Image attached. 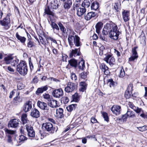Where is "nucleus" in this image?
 I'll list each match as a JSON object with an SVG mask.
<instances>
[{"label":"nucleus","mask_w":147,"mask_h":147,"mask_svg":"<svg viewBox=\"0 0 147 147\" xmlns=\"http://www.w3.org/2000/svg\"><path fill=\"white\" fill-rule=\"evenodd\" d=\"M32 108V103L30 101L27 102L23 106V110L26 113L30 111Z\"/></svg>","instance_id":"18"},{"label":"nucleus","mask_w":147,"mask_h":147,"mask_svg":"<svg viewBox=\"0 0 147 147\" xmlns=\"http://www.w3.org/2000/svg\"><path fill=\"white\" fill-rule=\"evenodd\" d=\"M16 36L18 40L20 41L22 43L23 45L25 44L26 39L24 37L20 36L18 32L16 33Z\"/></svg>","instance_id":"28"},{"label":"nucleus","mask_w":147,"mask_h":147,"mask_svg":"<svg viewBox=\"0 0 147 147\" xmlns=\"http://www.w3.org/2000/svg\"><path fill=\"white\" fill-rule=\"evenodd\" d=\"M128 105L129 107L133 109V110H134V109L135 110L136 107L135 106L132 102H129L128 103Z\"/></svg>","instance_id":"59"},{"label":"nucleus","mask_w":147,"mask_h":147,"mask_svg":"<svg viewBox=\"0 0 147 147\" xmlns=\"http://www.w3.org/2000/svg\"><path fill=\"white\" fill-rule=\"evenodd\" d=\"M48 89V86L46 85L43 86H42L40 88H38L36 91V94L37 95H39V94L42 93L44 92L47 90Z\"/></svg>","instance_id":"23"},{"label":"nucleus","mask_w":147,"mask_h":147,"mask_svg":"<svg viewBox=\"0 0 147 147\" xmlns=\"http://www.w3.org/2000/svg\"><path fill=\"white\" fill-rule=\"evenodd\" d=\"M27 139V138L23 135H21L19 137V142L20 143H23V142Z\"/></svg>","instance_id":"45"},{"label":"nucleus","mask_w":147,"mask_h":147,"mask_svg":"<svg viewBox=\"0 0 147 147\" xmlns=\"http://www.w3.org/2000/svg\"><path fill=\"white\" fill-rule=\"evenodd\" d=\"M113 24L107 23L106 25L103 28L102 31L103 34L104 35H107L110 33L113 27Z\"/></svg>","instance_id":"13"},{"label":"nucleus","mask_w":147,"mask_h":147,"mask_svg":"<svg viewBox=\"0 0 147 147\" xmlns=\"http://www.w3.org/2000/svg\"><path fill=\"white\" fill-rule=\"evenodd\" d=\"M87 72H82L80 74V78L83 79H86L87 78Z\"/></svg>","instance_id":"51"},{"label":"nucleus","mask_w":147,"mask_h":147,"mask_svg":"<svg viewBox=\"0 0 147 147\" xmlns=\"http://www.w3.org/2000/svg\"><path fill=\"white\" fill-rule=\"evenodd\" d=\"M127 116L128 117L134 118L135 117V113L133 111L128 109L126 113Z\"/></svg>","instance_id":"38"},{"label":"nucleus","mask_w":147,"mask_h":147,"mask_svg":"<svg viewBox=\"0 0 147 147\" xmlns=\"http://www.w3.org/2000/svg\"><path fill=\"white\" fill-rule=\"evenodd\" d=\"M42 127L47 131L50 132L51 133H54L55 128L53 126L52 124L50 122H46L42 124Z\"/></svg>","instance_id":"7"},{"label":"nucleus","mask_w":147,"mask_h":147,"mask_svg":"<svg viewBox=\"0 0 147 147\" xmlns=\"http://www.w3.org/2000/svg\"><path fill=\"white\" fill-rule=\"evenodd\" d=\"M125 73L123 69H121L120 70V77L121 78L125 76Z\"/></svg>","instance_id":"55"},{"label":"nucleus","mask_w":147,"mask_h":147,"mask_svg":"<svg viewBox=\"0 0 147 147\" xmlns=\"http://www.w3.org/2000/svg\"><path fill=\"white\" fill-rule=\"evenodd\" d=\"M73 9L76 11V14L79 17H81L83 15L86 11V9L84 7H81L80 3H75L73 6Z\"/></svg>","instance_id":"4"},{"label":"nucleus","mask_w":147,"mask_h":147,"mask_svg":"<svg viewBox=\"0 0 147 147\" xmlns=\"http://www.w3.org/2000/svg\"><path fill=\"white\" fill-rule=\"evenodd\" d=\"M27 117V116L26 114H23L22 115L21 117V121L23 124H24L25 123H26L28 121Z\"/></svg>","instance_id":"41"},{"label":"nucleus","mask_w":147,"mask_h":147,"mask_svg":"<svg viewBox=\"0 0 147 147\" xmlns=\"http://www.w3.org/2000/svg\"><path fill=\"white\" fill-rule=\"evenodd\" d=\"M30 115L33 117L37 118L40 117V113L37 109L33 108L31 110Z\"/></svg>","instance_id":"17"},{"label":"nucleus","mask_w":147,"mask_h":147,"mask_svg":"<svg viewBox=\"0 0 147 147\" xmlns=\"http://www.w3.org/2000/svg\"><path fill=\"white\" fill-rule=\"evenodd\" d=\"M28 42L27 44V47L30 48H31L33 47L34 46V42L28 39Z\"/></svg>","instance_id":"44"},{"label":"nucleus","mask_w":147,"mask_h":147,"mask_svg":"<svg viewBox=\"0 0 147 147\" xmlns=\"http://www.w3.org/2000/svg\"><path fill=\"white\" fill-rule=\"evenodd\" d=\"M63 111V109L61 108H59L57 109L56 114L57 116L60 118H62L64 116Z\"/></svg>","instance_id":"31"},{"label":"nucleus","mask_w":147,"mask_h":147,"mask_svg":"<svg viewBox=\"0 0 147 147\" xmlns=\"http://www.w3.org/2000/svg\"><path fill=\"white\" fill-rule=\"evenodd\" d=\"M102 115L104 119L106 121L108 122L109 120L107 113L106 112H103L102 113Z\"/></svg>","instance_id":"47"},{"label":"nucleus","mask_w":147,"mask_h":147,"mask_svg":"<svg viewBox=\"0 0 147 147\" xmlns=\"http://www.w3.org/2000/svg\"><path fill=\"white\" fill-rule=\"evenodd\" d=\"M72 98L74 101L77 102L79 98L78 94L75 93L74 95L72 96Z\"/></svg>","instance_id":"46"},{"label":"nucleus","mask_w":147,"mask_h":147,"mask_svg":"<svg viewBox=\"0 0 147 147\" xmlns=\"http://www.w3.org/2000/svg\"><path fill=\"white\" fill-rule=\"evenodd\" d=\"M91 121L92 123H95L97 122V120L94 117H92Z\"/></svg>","instance_id":"63"},{"label":"nucleus","mask_w":147,"mask_h":147,"mask_svg":"<svg viewBox=\"0 0 147 147\" xmlns=\"http://www.w3.org/2000/svg\"><path fill=\"white\" fill-rule=\"evenodd\" d=\"M123 18L125 22L129 20V11L128 10H124L122 12Z\"/></svg>","instance_id":"20"},{"label":"nucleus","mask_w":147,"mask_h":147,"mask_svg":"<svg viewBox=\"0 0 147 147\" xmlns=\"http://www.w3.org/2000/svg\"><path fill=\"white\" fill-rule=\"evenodd\" d=\"M80 48L78 49H72L71 52L70 53L69 57L70 58L72 57L73 56L76 57V56H79L80 54Z\"/></svg>","instance_id":"19"},{"label":"nucleus","mask_w":147,"mask_h":147,"mask_svg":"<svg viewBox=\"0 0 147 147\" xmlns=\"http://www.w3.org/2000/svg\"><path fill=\"white\" fill-rule=\"evenodd\" d=\"M64 2L63 4V7L65 10H67L70 8L72 5V1L68 0L66 1L65 0V1Z\"/></svg>","instance_id":"22"},{"label":"nucleus","mask_w":147,"mask_h":147,"mask_svg":"<svg viewBox=\"0 0 147 147\" xmlns=\"http://www.w3.org/2000/svg\"><path fill=\"white\" fill-rule=\"evenodd\" d=\"M62 101H63V103L64 104H66L68 102L69 100L67 97L64 96L62 98Z\"/></svg>","instance_id":"49"},{"label":"nucleus","mask_w":147,"mask_h":147,"mask_svg":"<svg viewBox=\"0 0 147 147\" xmlns=\"http://www.w3.org/2000/svg\"><path fill=\"white\" fill-rule=\"evenodd\" d=\"M50 40L53 42L55 43H57V41L56 40L51 37H48L46 38V41L47 42V44L48 45L49 44V41Z\"/></svg>","instance_id":"48"},{"label":"nucleus","mask_w":147,"mask_h":147,"mask_svg":"<svg viewBox=\"0 0 147 147\" xmlns=\"http://www.w3.org/2000/svg\"><path fill=\"white\" fill-rule=\"evenodd\" d=\"M141 13L139 15V18L141 20L142 19L144 16V13H145V9L144 8H142L140 10Z\"/></svg>","instance_id":"43"},{"label":"nucleus","mask_w":147,"mask_h":147,"mask_svg":"<svg viewBox=\"0 0 147 147\" xmlns=\"http://www.w3.org/2000/svg\"><path fill=\"white\" fill-rule=\"evenodd\" d=\"M19 119H11L9 122L8 126L9 127L16 128L19 125Z\"/></svg>","instance_id":"12"},{"label":"nucleus","mask_w":147,"mask_h":147,"mask_svg":"<svg viewBox=\"0 0 147 147\" xmlns=\"http://www.w3.org/2000/svg\"><path fill=\"white\" fill-rule=\"evenodd\" d=\"M58 2L57 0H51L49 6L52 8L53 9H57L59 6Z\"/></svg>","instance_id":"26"},{"label":"nucleus","mask_w":147,"mask_h":147,"mask_svg":"<svg viewBox=\"0 0 147 147\" xmlns=\"http://www.w3.org/2000/svg\"><path fill=\"white\" fill-rule=\"evenodd\" d=\"M137 128L140 131H143L147 129V126H146L144 125L142 127H137Z\"/></svg>","instance_id":"52"},{"label":"nucleus","mask_w":147,"mask_h":147,"mask_svg":"<svg viewBox=\"0 0 147 147\" xmlns=\"http://www.w3.org/2000/svg\"><path fill=\"white\" fill-rule=\"evenodd\" d=\"M0 24L2 26L4 30H7L9 29L11 26V20L8 15L3 20H0Z\"/></svg>","instance_id":"5"},{"label":"nucleus","mask_w":147,"mask_h":147,"mask_svg":"<svg viewBox=\"0 0 147 147\" xmlns=\"http://www.w3.org/2000/svg\"><path fill=\"white\" fill-rule=\"evenodd\" d=\"M100 68L102 69L103 71H104L105 70H107V69H109L108 67L105 64L102 63L100 66Z\"/></svg>","instance_id":"54"},{"label":"nucleus","mask_w":147,"mask_h":147,"mask_svg":"<svg viewBox=\"0 0 147 147\" xmlns=\"http://www.w3.org/2000/svg\"><path fill=\"white\" fill-rule=\"evenodd\" d=\"M91 1H90L88 0H84L82 4V7L86 8H88L90 5Z\"/></svg>","instance_id":"33"},{"label":"nucleus","mask_w":147,"mask_h":147,"mask_svg":"<svg viewBox=\"0 0 147 147\" xmlns=\"http://www.w3.org/2000/svg\"><path fill=\"white\" fill-rule=\"evenodd\" d=\"M133 84H130L128 86L127 90L129 91V92H131V91L133 90Z\"/></svg>","instance_id":"56"},{"label":"nucleus","mask_w":147,"mask_h":147,"mask_svg":"<svg viewBox=\"0 0 147 147\" xmlns=\"http://www.w3.org/2000/svg\"><path fill=\"white\" fill-rule=\"evenodd\" d=\"M19 93L18 95L14 98L13 101L12 102L13 104L15 105H19L22 101V100L19 96Z\"/></svg>","instance_id":"27"},{"label":"nucleus","mask_w":147,"mask_h":147,"mask_svg":"<svg viewBox=\"0 0 147 147\" xmlns=\"http://www.w3.org/2000/svg\"><path fill=\"white\" fill-rule=\"evenodd\" d=\"M130 92L129 91L126 90L125 93V96L127 99L129 98L131 96Z\"/></svg>","instance_id":"50"},{"label":"nucleus","mask_w":147,"mask_h":147,"mask_svg":"<svg viewBox=\"0 0 147 147\" xmlns=\"http://www.w3.org/2000/svg\"><path fill=\"white\" fill-rule=\"evenodd\" d=\"M17 70L22 75L25 76L27 74L28 70L25 61H20L19 64L17 65Z\"/></svg>","instance_id":"3"},{"label":"nucleus","mask_w":147,"mask_h":147,"mask_svg":"<svg viewBox=\"0 0 147 147\" xmlns=\"http://www.w3.org/2000/svg\"><path fill=\"white\" fill-rule=\"evenodd\" d=\"M87 85V84L85 82H80V90L82 92H84L86 89Z\"/></svg>","instance_id":"36"},{"label":"nucleus","mask_w":147,"mask_h":147,"mask_svg":"<svg viewBox=\"0 0 147 147\" xmlns=\"http://www.w3.org/2000/svg\"><path fill=\"white\" fill-rule=\"evenodd\" d=\"M77 105L76 104H72L67 107L66 109L68 111L71 112L76 109L77 107Z\"/></svg>","instance_id":"39"},{"label":"nucleus","mask_w":147,"mask_h":147,"mask_svg":"<svg viewBox=\"0 0 147 147\" xmlns=\"http://www.w3.org/2000/svg\"><path fill=\"white\" fill-rule=\"evenodd\" d=\"M137 48V47H135L133 49L132 55V56L129 58V61H133L138 57L137 53L136 51V49Z\"/></svg>","instance_id":"21"},{"label":"nucleus","mask_w":147,"mask_h":147,"mask_svg":"<svg viewBox=\"0 0 147 147\" xmlns=\"http://www.w3.org/2000/svg\"><path fill=\"white\" fill-rule=\"evenodd\" d=\"M134 110L137 113H139L142 111V110L141 108H139L137 107H136L135 108V110L134 109Z\"/></svg>","instance_id":"61"},{"label":"nucleus","mask_w":147,"mask_h":147,"mask_svg":"<svg viewBox=\"0 0 147 147\" xmlns=\"http://www.w3.org/2000/svg\"><path fill=\"white\" fill-rule=\"evenodd\" d=\"M37 106L43 110H46L47 112L49 111V107L47 104L45 102L38 100L37 102Z\"/></svg>","instance_id":"15"},{"label":"nucleus","mask_w":147,"mask_h":147,"mask_svg":"<svg viewBox=\"0 0 147 147\" xmlns=\"http://www.w3.org/2000/svg\"><path fill=\"white\" fill-rule=\"evenodd\" d=\"M77 67L78 69L80 70H83L85 67L84 61V60H82L78 62Z\"/></svg>","instance_id":"37"},{"label":"nucleus","mask_w":147,"mask_h":147,"mask_svg":"<svg viewBox=\"0 0 147 147\" xmlns=\"http://www.w3.org/2000/svg\"><path fill=\"white\" fill-rule=\"evenodd\" d=\"M29 62L30 69L32 70V69H33V65L31 61V58H30L29 59Z\"/></svg>","instance_id":"60"},{"label":"nucleus","mask_w":147,"mask_h":147,"mask_svg":"<svg viewBox=\"0 0 147 147\" xmlns=\"http://www.w3.org/2000/svg\"><path fill=\"white\" fill-rule=\"evenodd\" d=\"M121 33L117 25L113 24L110 33V37L114 40H117L118 38V36Z\"/></svg>","instance_id":"6"},{"label":"nucleus","mask_w":147,"mask_h":147,"mask_svg":"<svg viewBox=\"0 0 147 147\" xmlns=\"http://www.w3.org/2000/svg\"><path fill=\"white\" fill-rule=\"evenodd\" d=\"M18 61L19 60L18 59H16L14 60L13 59L11 63V65L13 66H15L16 64L18 63Z\"/></svg>","instance_id":"58"},{"label":"nucleus","mask_w":147,"mask_h":147,"mask_svg":"<svg viewBox=\"0 0 147 147\" xmlns=\"http://www.w3.org/2000/svg\"><path fill=\"white\" fill-rule=\"evenodd\" d=\"M111 110L113 113L116 115H119L121 111V107L118 105H114L111 108Z\"/></svg>","instance_id":"16"},{"label":"nucleus","mask_w":147,"mask_h":147,"mask_svg":"<svg viewBox=\"0 0 147 147\" xmlns=\"http://www.w3.org/2000/svg\"><path fill=\"white\" fill-rule=\"evenodd\" d=\"M107 49H105L104 46H101L100 48V53L99 55L102 56L103 55H106L107 54Z\"/></svg>","instance_id":"32"},{"label":"nucleus","mask_w":147,"mask_h":147,"mask_svg":"<svg viewBox=\"0 0 147 147\" xmlns=\"http://www.w3.org/2000/svg\"><path fill=\"white\" fill-rule=\"evenodd\" d=\"M108 84H109L110 87H114L115 86V82L112 79H109L108 80Z\"/></svg>","instance_id":"42"},{"label":"nucleus","mask_w":147,"mask_h":147,"mask_svg":"<svg viewBox=\"0 0 147 147\" xmlns=\"http://www.w3.org/2000/svg\"><path fill=\"white\" fill-rule=\"evenodd\" d=\"M71 78L72 80L76 81L77 79V77L75 74L72 73L71 74Z\"/></svg>","instance_id":"57"},{"label":"nucleus","mask_w":147,"mask_h":147,"mask_svg":"<svg viewBox=\"0 0 147 147\" xmlns=\"http://www.w3.org/2000/svg\"><path fill=\"white\" fill-rule=\"evenodd\" d=\"M104 60L107 63H109L111 66H113L115 64V60L114 57H112L111 54H107Z\"/></svg>","instance_id":"11"},{"label":"nucleus","mask_w":147,"mask_h":147,"mask_svg":"<svg viewBox=\"0 0 147 147\" xmlns=\"http://www.w3.org/2000/svg\"><path fill=\"white\" fill-rule=\"evenodd\" d=\"M15 90H13L12 92H10L9 96V98H12L14 94L15 93Z\"/></svg>","instance_id":"64"},{"label":"nucleus","mask_w":147,"mask_h":147,"mask_svg":"<svg viewBox=\"0 0 147 147\" xmlns=\"http://www.w3.org/2000/svg\"><path fill=\"white\" fill-rule=\"evenodd\" d=\"M13 59V57L11 55H8L5 57L4 59L5 63L6 64H9L11 63Z\"/></svg>","instance_id":"29"},{"label":"nucleus","mask_w":147,"mask_h":147,"mask_svg":"<svg viewBox=\"0 0 147 147\" xmlns=\"http://www.w3.org/2000/svg\"><path fill=\"white\" fill-rule=\"evenodd\" d=\"M103 26V23L102 22H98L97 23L96 26V32L99 33L100 30Z\"/></svg>","instance_id":"34"},{"label":"nucleus","mask_w":147,"mask_h":147,"mask_svg":"<svg viewBox=\"0 0 147 147\" xmlns=\"http://www.w3.org/2000/svg\"><path fill=\"white\" fill-rule=\"evenodd\" d=\"M26 127L28 136L32 138L34 137L35 134L33 127L30 125L26 124Z\"/></svg>","instance_id":"9"},{"label":"nucleus","mask_w":147,"mask_h":147,"mask_svg":"<svg viewBox=\"0 0 147 147\" xmlns=\"http://www.w3.org/2000/svg\"><path fill=\"white\" fill-rule=\"evenodd\" d=\"M69 64L72 67L75 68L77 67V61L74 59H71L68 61Z\"/></svg>","instance_id":"30"},{"label":"nucleus","mask_w":147,"mask_h":147,"mask_svg":"<svg viewBox=\"0 0 147 147\" xmlns=\"http://www.w3.org/2000/svg\"><path fill=\"white\" fill-rule=\"evenodd\" d=\"M49 106L52 108H56L58 107L57 101L53 99H50L48 102Z\"/></svg>","instance_id":"24"},{"label":"nucleus","mask_w":147,"mask_h":147,"mask_svg":"<svg viewBox=\"0 0 147 147\" xmlns=\"http://www.w3.org/2000/svg\"><path fill=\"white\" fill-rule=\"evenodd\" d=\"M99 4L97 1H95L92 3L91 8L92 10H96L99 7Z\"/></svg>","instance_id":"35"},{"label":"nucleus","mask_w":147,"mask_h":147,"mask_svg":"<svg viewBox=\"0 0 147 147\" xmlns=\"http://www.w3.org/2000/svg\"><path fill=\"white\" fill-rule=\"evenodd\" d=\"M70 32L68 36V40L71 48L74 45V44L76 47H80V38L77 35H74L75 33L73 30L69 29Z\"/></svg>","instance_id":"1"},{"label":"nucleus","mask_w":147,"mask_h":147,"mask_svg":"<svg viewBox=\"0 0 147 147\" xmlns=\"http://www.w3.org/2000/svg\"><path fill=\"white\" fill-rule=\"evenodd\" d=\"M97 15V13L94 12H90L88 13L85 16V19L87 20H90L91 18L95 17Z\"/></svg>","instance_id":"25"},{"label":"nucleus","mask_w":147,"mask_h":147,"mask_svg":"<svg viewBox=\"0 0 147 147\" xmlns=\"http://www.w3.org/2000/svg\"><path fill=\"white\" fill-rule=\"evenodd\" d=\"M43 97L44 98L47 99L48 101H49L51 99L50 95L48 94L45 93L43 95Z\"/></svg>","instance_id":"53"},{"label":"nucleus","mask_w":147,"mask_h":147,"mask_svg":"<svg viewBox=\"0 0 147 147\" xmlns=\"http://www.w3.org/2000/svg\"><path fill=\"white\" fill-rule=\"evenodd\" d=\"M5 131L6 134H8V135H6L7 138V142L8 143L12 144V138L13 136L12 135L15 134V131H14L9 130L7 129H5Z\"/></svg>","instance_id":"10"},{"label":"nucleus","mask_w":147,"mask_h":147,"mask_svg":"<svg viewBox=\"0 0 147 147\" xmlns=\"http://www.w3.org/2000/svg\"><path fill=\"white\" fill-rule=\"evenodd\" d=\"M114 8L117 11H119L118 10V3H115L114 5Z\"/></svg>","instance_id":"62"},{"label":"nucleus","mask_w":147,"mask_h":147,"mask_svg":"<svg viewBox=\"0 0 147 147\" xmlns=\"http://www.w3.org/2000/svg\"><path fill=\"white\" fill-rule=\"evenodd\" d=\"M58 24L62 32L63 33L65 34L66 33L67 31L66 28L62 24L59 22L58 23Z\"/></svg>","instance_id":"40"},{"label":"nucleus","mask_w":147,"mask_h":147,"mask_svg":"<svg viewBox=\"0 0 147 147\" xmlns=\"http://www.w3.org/2000/svg\"><path fill=\"white\" fill-rule=\"evenodd\" d=\"M77 89V85L74 83L70 82L67 83V86L65 88V90L67 92H70L76 90Z\"/></svg>","instance_id":"8"},{"label":"nucleus","mask_w":147,"mask_h":147,"mask_svg":"<svg viewBox=\"0 0 147 147\" xmlns=\"http://www.w3.org/2000/svg\"><path fill=\"white\" fill-rule=\"evenodd\" d=\"M45 13L46 14L50 16L49 18L50 21L51 22L50 24L54 32L56 34H57L59 32V27L56 23L53 22V20L52 19V18L54 15V13L51 11L48 6L46 7L45 9Z\"/></svg>","instance_id":"2"},{"label":"nucleus","mask_w":147,"mask_h":147,"mask_svg":"<svg viewBox=\"0 0 147 147\" xmlns=\"http://www.w3.org/2000/svg\"><path fill=\"white\" fill-rule=\"evenodd\" d=\"M52 94L54 97L59 98L63 95V92L61 89H58L54 90Z\"/></svg>","instance_id":"14"}]
</instances>
